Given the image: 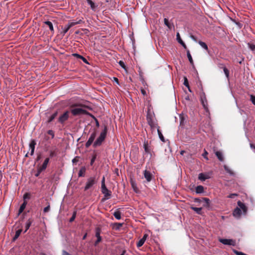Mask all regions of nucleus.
Masks as SVG:
<instances>
[{
    "label": "nucleus",
    "instance_id": "f257e3e1",
    "mask_svg": "<svg viewBox=\"0 0 255 255\" xmlns=\"http://www.w3.org/2000/svg\"><path fill=\"white\" fill-rule=\"evenodd\" d=\"M78 105L73 104L70 106V113L73 116H80L82 115H91V114L87 111L80 108H76Z\"/></svg>",
    "mask_w": 255,
    "mask_h": 255
},
{
    "label": "nucleus",
    "instance_id": "f03ea898",
    "mask_svg": "<svg viewBox=\"0 0 255 255\" xmlns=\"http://www.w3.org/2000/svg\"><path fill=\"white\" fill-rule=\"evenodd\" d=\"M107 127L105 126L103 130L101 132L100 136L98 137V138L93 144V146L94 147L100 146L102 142L105 140L107 133Z\"/></svg>",
    "mask_w": 255,
    "mask_h": 255
},
{
    "label": "nucleus",
    "instance_id": "7ed1b4c3",
    "mask_svg": "<svg viewBox=\"0 0 255 255\" xmlns=\"http://www.w3.org/2000/svg\"><path fill=\"white\" fill-rule=\"evenodd\" d=\"M69 111H66L63 113V114L60 115L58 119V122L63 125L65 124V123L67 121L69 118Z\"/></svg>",
    "mask_w": 255,
    "mask_h": 255
},
{
    "label": "nucleus",
    "instance_id": "20e7f679",
    "mask_svg": "<svg viewBox=\"0 0 255 255\" xmlns=\"http://www.w3.org/2000/svg\"><path fill=\"white\" fill-rule=\"evenodd\" d=\"M97 182L95 177H91L89 178L84 187V190L86 191L91 188Z\"/></svg>",
    "mask_w": 255,
    "mask_h": 255
},
{
    "label": "nucleus",
    "instance_id": "39448f33",
    "mask_svg": "<svg viewBox=\"0 0 255 255\" xmlns=\"http://www.w3.org/2000/svg\"><path fill=\"white\" fill-rule=\"evenodd\" d=\"M82 22H83V21L81 19H80L79 20H78V21H76V22H69L67 25L65 26L63 30V34L64 35L65 34L68 32V31L69 30V29L71 27H72V26H73L76 24H80V23H82Z\"/></svg>",
    "mask_w": 255,
    "mask_h": 255
},
{
    "label": "nucleus",
    "instance_id": "423d86ee",
    "mask_svg": "<svg viewBox=\"0 0 255 255\" xmlns=\"http://www.w3.org/2000/svg\"><path fill=\"white\" fill-rule=\"evenodd\" d=\"M96 135H97V130H96V129L95 128L94 129V131L91 134L89 139L88 140V141L86 142V143L85 144L86 147L88 148L92 144V143L93 142V141L96 137Z\"/></svg>",
    "mask_w": 255,
    "mask_h": 255
},
{
    "label": "nucleus",
    "instance_id": "0eeeda50",
    "mask_svg": "<svg viewBox=\"0 0 255 255\" xmlns=\"http://www.w3.org/2000/svg\"><path fill=\"white\" fill-rule=\"evenodd\" d=\"M200 100L204 109L207 112H208V102L204 93L201 95Z\"/></svg>",
    "mask_w": 255,
    "mask_h": 255
},
{
    "label": "nucleus",
    "instance_id": "6e6552de",
    "mask_svg": "<svg viewBox=\"0 0 255 255\" xmlns=\"http://www.w3.org/2000/svg\"><path fill=\"white\" fill-rule=\"evenodd\" d=\"M147 122L152 130H154L155 128H159L157 121L154 118L147 120Z\"/></svg>",
    "mask_w": 255,
    "mask_h": 255
},
{
    "label": "nucleus",
    "instance_id": "1a4fd4ad",
    "mask_svg": "<svg viewBox=\"0 0 255 255\" xmlns=\"http://www.w3.org/2000/svg\"><path fill=\"white\" fill-rule=\"evenodd\" d=\"M219 241L223 244L226 245H231L234 246L236 245L235 241L232 239H221L219 240Z\"/></svg>",
    "mask_w": 255,
    "mask_h": 255
},
{
    "label": "nucleus",
    "instance_id": "9d476101",
    "mask_svg": "<svg viewBox=\"0 0 255 255\" xmlns=\"http://www.w3.org/2000/svg\"><path fill=\"white\" fill-rule=\"evenodd\" d=\"M195 202H204L203 206L206 207H209L210 200L207 198H202L201 199L195 198L194 199Z\"/></svg>",
    "mask_w": 255,
    "mask_h": 255
},
{
    "label": "nucleus",
    "instance_id": "9b49d317",
    "mask_svg": "<svg viewBox=\"0 0 255 255\" xmlns=\"http://www.w3.org/2000/svg\"><path fill=\"white\" fill-rule=\"evenodd\" d=\"M101 190L102 193L104 194L105 197H106L107 199H109L111 196V191L109 190L106 186L101 187Z\"/></svg>",
    "mask_w": 255,
    "mask_h": 255
},
{
    "label": "nucleus",
    "instance_id": "f8f14e48",
    "mask_svg": "<svg viewBox=\"0 0 255 255\" xmlns=\"http://www.w3.org/2000/svg\"><path fill=\"white\" fill-rule=\"evenodd\" d=\"M154 114L153 112L151 110V105L149 106L147 108V112L146 115V120L150 119H153L154 118Z\"/></svg>",
    "mask_w": 255,
    "mask_h": 255
},
{
    "label": "nucleus",
    "instance_id": "ddd939ff",
    "mask_svg": "<svg viewBox=\"0 0 255 255\" xmlns=\"http://www.w3.org/2000/svg\"><path fill=\"white\" fill-rule=\"evenodd\" d=\"M100 229L99 228H97L96 230V237L97 238V241L95 242V246H97L99 244V243L101 241L102 238L100 236Z\"/></svg>",
    "mask_w": 255,
    "mask_h": 255
},
{
    "label": "nucleus",
    "instance_id": "4468645a",
    "mask_svg": "<svg viewBox=\"0 0 255 255\" xmlns=\"http://www.w3.org/2000/svg\"><path fill=\"white\" fill-rule=\"evenodd\" d=\"M144 176L147 182H150L152 178V174L150 171L145 170L144 171Z\"/></svg>",
    "mask_w": 255,
    "mask_h": 255
},
{
    "label": "nucleus",
    "instance_id": "2eb2a0df",
    "mask_svg": "<svg viewBox=\"0 0 255 255\" xmlns=\"http://www.w3.org/2000/svg\"><path fill=\"white\" fill-rule=\"evenodd\" d=\"M36 143L34 139H32L31 140L30 143H29V148L31 150L30 152V155H33L34 152L35 150V146L36 145Z\"/></svg>",
    "mask_w": 255,
    "mask_h": 255
},
{
    "label": "nucleus",
    "instance_id": "dca6fc26",
    "mask_svg": "<svg viewBox=\"0 0 255 255\" xmlns=\"http://www.w3.org/2000/svg\"><path fill=\"white\" fill-rule=\"evenodd\" d=\"M208 173H201L199 174L198 179L201 181H205V180L210 178Z\"/></svg>",
    "mask_w": 255,
    "mask_h": 255
},
{
    "label": "nucleus",
    "instance_id": "f3484780",
    "mask_svg": "<svg viewBox=\"0 0 255 255\" xmlns=\"http://www.w3.org/2000/svg\"><path fill=\"white\" fill-rule=\"evenodd\" d=\"M238 206L240 207V209H242L244 214H246L247 212V208L245 205L244 203H242L241 201H239L237 203Z\"/></svg>",
    "mask_w": 255,
    "mask_h": 255
},
{
    "label": "nucleus",
    "instance_id": "a211bd4d",
    "mask_svg": "<svg viewBox=\"0 0 255 255\" xmlns=\"http://www.w3.org/2000/svg\"><path fill=\"white\" fill-rule=\"evenodd\" d=\"M49 162V158H46L44 160L42 165L41 166L39 167V168H40V170H43V171L44 170H45L46 169V168H47V165H48Z\"/></svg>",
    "mask_w": 255,
    "mask_h": 255
},
{
    "label": "nucleus",
    "instance_id": "6ab92c4d",
    "mask_svg": "<svg viewBox=\"0 0 255 255\" xmlns=\"http://www.w3.org/2000/svg\"><path fill=\"white\" fill-rule=\"evenodd\" d=\"M27 204V202L26 201H23V203L21 205V206L18 210V215H19L21 213H22V212L25 208Z\"/></svg>",
    "mask_w": 255,
    "mask_h": 255
},
{
    "label": "nucleus",
    "instance_id": "aec40b11",
    "mask_svg": "<svg viewBox=\"0 0 255 255\" xmlns=\"http://www.w3.org/2000/svg\"><path fill=\"white\" fill-rule=\"evenodd\" d=\"M176 36H177V40L178 42L180 44H181L182 45V46L184 47V49H187V47L186 44H185V43L181 39L179 33H177Z\"/></svg>",
    "mask_w": 255,
    "mask_h": 255
},
{
    "label": "nucleus",
    "instance_id": "412c9836",
    "mask_svg": "<svg viewBox=\"0 0 255 255\" xmlns=\"http://www.w3.org/2000/svg\"><path fill=\"white\" fill-rule=\"evenodd\" d=\"M241 210L238 207H237L236 209H235L233 211V215L236 217H240L241 215Z\"/></svg>",
    "mask_w": 255,
    "mask_h": 255
},
{
    "label": "nucleus",
    "instance_id": "4be33fe9",
    "mask_svg": "<svg viewBox=\"0 0 255 255\" xmlns=\"http://www.w3.org/2000/svg\"><path fill=\"white\" fill-rule=\"evenodd\" d=\"M73 55L74 57H75L78 59H81L85 63L89 64L87 60L85 57H84L83 56H82L79 54H77V53H74L73 54Z\"/></svg>",
    "mask_w": 255,
    "mask_h": 255
},
{
    "label": "nucleus",
    "instance_id": "5701e85b",
    "mask_svg": "<svg viewBox=\"0 0 255 255\" xmlns=\"http://www.w3.org/2000/svg\"><path fill=\"white\" fill-rule=\"evenodd\" d=\"M86 1L88 4L90 5L91 8L93 10L95 11L96 8L97 7V5H96L92 0H86Z\"/></svg>",
    "mask_w": 255,
    "mask_h": 255
},
{
    "label": "nucleus",
    "instance_id": "b1692460",
    "mask_svg": "<svg viewBox=\"0 0 255 255\" xmlns=\"http://www.w3.org/2000/svg\"><path fill=\"white\" fill-rule=\"evenodd\" d=\"M58 115V112L56 111L54 112L53 114H52L51 116H50L47 120V123H50L52 122L57 116Z\"/></svg>",
    "mask_w": 255,
    "mask_h": 255
},
{
    "label": "nucleus",
    "instance_id": "393cba45",
    "mask_svg": "<svg viewBox=\"0 0 255 255\" xmlns=\"http://www.w3.org/2000/svg\"><path fill=\"white\" fill-rule=\"evenodd\" d=\"M44 24H45L49 27V29L50 30L51 32H52V33H54V30L53 24L52 23V22L49 21H44Z\"/></svg>",
    "mask_w": 255,
    "mask_h": 255
},
{
    "label": "nucleus",
    "instance_id": "a878e982",
    "mask_svg": "<svg viewBox=\"0 0 255 255\" xmlns=\"http://www.w3.org/2000/svg\"><path fill=\"white\" fill-rule=\"evenodd\" d=\"M86 172V168L85 166L82 167L78 173L79 177H83L85 176V173Z\"/></svg>",
    "mask_w": 255,
    "mask_h": 255
},
{
    "label": "nucleus",
    "instance_id": "bb28decb",
    "mask_svg": "<svg viewBox=\"0 0 255 255\" xmlns=\"http://www.w3.org/2000/svg\"><path fill=\"white\" fill-rule=\"evenodd\" d=\"M114 217L118 220L121 219V212L119 209H117L113 214Z\"/></svg>",
    "mask_w": 255,
    "mask_h": 255
},
{
    "label": "nucleus",
    "instance_id": "cd10ccee",
    "mask_svg": "<svg viewBox=\"0 0 255 255\" xmlns=\"http://www.w3.org/2000/svg\"><path fill=\"white\" fill-rule=\"evenodd\" d=\"M215 154L220 161H223L224 160V157L221 151H217L215 152Z\"/></svg>",
    "mask_w": 255,
    "mask_h": 255
},
{
    "label": "nucleus",
    "instance_id": "c85d7f7f",
    "mask_svg": "<svg viewBox=\"0 0 255 255\" xmlns=\"http://www.w3.org/2000/svg\"><path fill=\"white\" fill-rule=\"evenodd\" d=\"M191 209L195 211L196 213L198 214L201 215L202 214V208H197V207H191Z\"/></svg>",
    "mask_w": 255,
    "mask_h": 255
},
{
    "label": "nucleus",
    "instance_id": "c756f323",
    "mask_svg": "<svg viewBox=\"0 0 255 255\" xmlns=\"http://www.w3.org/2000/svg\"><path fill=\"white\" fill-rule=\"evenodd\" d=\"M144 151L146 153H150V150L148 147L147 142H144L143 144Z\"/></svg>",
    "mask_w": 255,
    "mask_h": 255
},
{
    "label": "nucleus",
    "instance_id": "7c9ffc66",
    "mask_svg": "<svg viewBox=\"0 0 255 255\" xmlns=\"http://www.w3.org/2000/svg\"><path fill=\"white\" fill-rule=\"evenodd\" d=\"M21 232H22L21 229H19L16 231L14 237L13 238V241H15L19 237Z\"/></svg>",
    "mask_w": 255,
    "mask_h": 255
},
{
    "label": "nucleus",
    "instance_id": "2f4dec72",
    "mask_svg": "<svg viewBox=\"0 0 255 255\" xmlns=\"http://www.w3.org/2000/svg\"><path fill=\"white\" fill-rule=\"evenodd\" d=\"M204 191V188L202 186H197L196 188V192L197 193H201Z\"/></svg>",
    "mask_w": 255,
    "mask_h": 255
},
{
    "label": "nucleus",
    "instance_id": "473e14b6",
    "mask_svg": "<svg viewBox=\"0 0 255 255\" xmlns=\"http://www.w3.org/2000/svg\"><path fill=\"white\" fill-rule=\"evenodd\" d=\"M224 168L225 170L226 171V172L227 173H228L230 175H234V172L231 169H230L228 166L225 165L224 166Z\"/></svg>",
    "mask_w": 255,
    "mask_h": 255
},
{
    "label": "nucleus",
    "instance_id": "72a5a7b5",
    "mask_svg": "<svg viewBox=\"0 0 255 255\" xmlns=\"http://www.w3.org/2000/svg\"><path fill=\"white\" fill-rule=\"evenodd\" d=\"M32 221L30 219H29L26 223V225H25V230L24 231V233H25L29 228V227H30L31 224H32Z\"/></svg>",
    "mask_w": 255,
    "mask_h": 255
},
{
    "label": "nucleus",
    "instance_id": "f704fd0d",
    "mask_svg": "<svg viewBox=\"0 0 255 255\" xmlns=\"http://www.w3.org/2000/svg\"><path fill=\"white\" fill-rule=\"evenodd\" d=\"M187 56L190 64L193 65V60L189 50H187Z\"/></svg>",
    "mask_w": 255,
    "mask_h": 255
},
{
    "label": "nucleus",
    "instance_id": "c9c22d12",
    "mask_svg": "<svg viewBox=\"0 0 255 255\" xmlns=\"http://www.w3.org/2000/svg\"><path fill=\"white\" fill-rule=\"evenodd\" d=\"M198 43L202 47H203L205 50H207L208 49V46L205 42L201 41H199Z\"/></svg>",
    "mask_w": 255,
    "mask_h": 255
},
{
    "label": "nucleus",
    "instance_id": "e433bc0d",
    "mask_svg": "<svg viewBox=\"0 0 255 255\" xmlns=\"http://www.w3.org/2000/svg\"><path fill=\"white\" fill-rule=\"evenodd\" d=\"M157 129L158 134L159 135V137L160 139H161V141L164 142L165 141L164 140V136L162 135L161 132L159 130V127L157 128Z\"/></svg>",
    "mask_w": 255,
    "mask_h": 255
},
{
    "label": "nucleus",
    "instance_id": "4c0bfd02",
    "mask_svg": "<svg viewBox=\"0 0 255 255\" xmlns=\"http://www.w3.org/2000/svg\"><path fill=\"white\" fill-rule=\"evenodd\" d=\"M123 224V223H116L114 224V228L118 230H119L122 226Z\"/></svg>",
    "mask_w": 255,
    "mask_h": 255
},
{
    "label": "nucleus",
    "instance_id": "58836bf2",
    "mask_svg": "<svg viewBox=\"0 0 255 255\" xmlns=\"http://www.w3.org/2000/svg\"><path fill=\"white\" fill-rule=\"evenodd\" d=\"M220 68H222V67H220ZM223 70H224V73L226 76V77L227 78H229V71L228 70V69L225 67H223Z\"/></svg>",
    "mask_w": 255,
    "mask_h": 255
},
{
    "label": "nucleus",
    "instance_id": "ea45409f",
    "mask_svg": "<svg viewBox=\"0 0 255 255\" xmlns=\"http://www.w3.org/2000/svg\"><path fill=\"white\" fill-rule=\"evenodd\" d=\"M144 241L142 238L137 243L136 246L137 248L141 247L144 243Z\"/></svg>",
    "mask_w": 255,
    "mask_h": 255
},
{
    "label": "nucleus",
    "instance_id": "a19ab883",
    "mask_svg": "<svg viewBox=\"0 0 255 255\" xmlns=\"http://www.w3.org/2000/svg\"><path fill=\"white\" fill-rule=\"evenodd\" d=\"M184 85L186 87H187L189 89V91L191 92V90L189 89V83H188V79H187V78L186 77H184Z\"/></svg>",
    "mask_w": 255,
    "mask_h": 255
},
{
    "label": "nucleus",
    "instance_id": "79ce46f5",
    "mask_svg": "<svg viewBox=\"0 0 255 255\" xmlns=\"http://www.w3.org/2000/svg\"><path fill=\"white\" fill-rule=\"evenodd\" d=\"M248 45L249 48L252 51L255 50V44L252 43H248Z\"/></svg>",
    "mask_w": 255,
    "mask_h": 255
},
{
    "label": "nucleus",
    "instance_id": "37998d69",
    "mask_svg": "<svg viewBox=\"0 0 255 255\" xmlns=\"http://www.w3.org/2000/svg\"><path fill=\"white\" fill-rule=\"evenodd\" d=\"M76 214H77V212L76 211L73 212L72 216L69 220L70 222H72L74 221V220L75 219L76 216Z\"/></svg>",
    "mask_w": 255,
    "mask_h": 255
},
{
    "label": "nucleus",
    "instance_id": "c03bdc74",
    "mask_svg": "<svg viewBox=\"0 0 255 255\" xmlns=\"http://www.w3.org/2000/svg\"><path fill=\"white\" fill-rule=\"evenodd\" d=\"M30 198V194L29 193H25L23 195V200L26 201V199H29Z\"/></svg>",
    "mask_w": 255,
    "mask_h": 255
},
{
    "label": "nucleus",
    "instance_id": "a18cd8bd",
    "mask_svg": "<svg viewBox=\"0 0 255 255\" xmlns=\"http://www.w3.org/2000/svg\"><path fill=\"white\" fill-rule=\"evenodd\" d=\"M164 22L165 25H166L167 26H168V28H171L170 24L168 21V20L167 18L164 19Z\"/></svg>",
    "mask_w": 255,
    "mask_h": 255
},
{
    "label": "nucleus",
    "instance_id": "49530a36",
    "mask_svg": "<svg viewBox=\"0 0 255 255\" xmlns=\"http://www.w3.org/2000/svg\"><path fill=\"white\" fill-rule=\"evenodd\" d=\"M250 100L252 101V103L255 105V96L253 95H250Z\"/></svg>",
    "mask_w": 255,
    "mask_h": 255
},
{
    "label": "nucleus",
    "instance_id": "de8ad7c7",
    "mask_svg": "<svg viewBox=\"0 0 255 255\" xmlns=\"http://www.w3.org/2000/svg\"><path fill=\"white\" fill-rule=\"evenodd\" d=\"M80 157L79 156H76L74 159L72 160V162L73 164H75L79 161Z\"/></svg>",
    "mask_w": 255,
    "mask_h": 255
},
{
    "label": "nucleus",
    "instance_id": "09e8293b",
    "mask_svg": "<svg viewBox=\"0 0 255 255\" xmlns=\"http://www.w3.org/2000/svg\"><path fill=\"white\" fill-rule=\"evenodd\" d=\"M96 157H97V156L96 154L93 156V157L91 160V162H90L91 165H92L94 163V162H95V161L96 159Z\"/></svg>",
    "mask_w": 255,
    "mask_h": 255
},
{
    "label": "nucleus",
    "instance_id": "8fccbe9b",
    "mask_svg": "<svg viewBox=\"0 0 255 255\" xmlns=\"http://www.w3.org/2000/svg\"><path fill=\"white\" fill-rule=\"evenodd\" d=\"M119 65H120L122 68H124V69H126V65H125V63H124L123 61H121H121H120L119 62Z\"/></svg>",
    "mask_w": 255,
    "mask_h": 255
},
{
    "label": "nucleus",
    "instance_id": "3c124183",
    "mask_svg": "<svg viewBox=\"0 0 255 255\" xmlns=\"http://www.w3.org/2000/svg\"><path fill=\"white\" fill-rule=\"evenodd\" d=\"M50 205L49 204L47 207H45L43 209V212L44 213H47L50 210Z\"/></svg>",
    "mask_w": 255,
    "mask_h": 255
},
{
    "label": "nucleus",
    "instance_id": "603ef678",
    "mask_svg": "<svg viewBox=\"0 0 255 255\" xmlns=\"http://www.w3.org/2000/svg\"><path fill=\"white\" fill-rule=\"evenodd\" d=\"M47 133L50 135H51L52 138H54V132L52 130H49L47 131Z\"/></svg>",
    "mask_w": 255,
    "mask_h": 255
},
{
    "label": "nucleus",
    "instance_id": "864d4df0",
    "mask_svg": "<svg viewBox=\"0 0 255 255\" xmlns=\"http://www.w3.org/2000/svg\"><path fill=\"white\" fill-rule=\"evenodd\" d=\"M90 116L91 117H92L94 119V120H95V121L96 122V126L97 127H99L100 125H99V123L98 120L94 116H93L91 114V115H90Z\"/></svg>",
    "mask_w": 255,
    "mask_h": 255
},
{
    "label": "nucleus",
    "instance_id": "5fc2aeb1",
    "mask_svg": "<svg viewBox=\"0 0 255 255\" xmlns=\"http://www.w3.org/2000/svg\"><path fill=\"white\" fill-rule=\"evenodd\" d=\"M43 170H41L40 168L38 167L37 169V173L35 174V176L36 177H38L40 174V173L43 171Z\"/></svg>",
    "mask_w": 255,
    "mask_h": 255
},
{
    "label": "nucleus",
    "instance_id": "6e6d98bb",
    "mask_svg": "<svg viewBox=\"0 0 255 255\" xmlns=\"http://www.w3.org/2000/svg\"><path fill=\"white\" fill-rule=\"evenodd\" d=\"M101 184H102L101 187L106 186V185H105V176H103V178H102Z\"/></svg>",
    "mask_w": 255,
    "mask_h": 255
},
{
    "label": "nucleus",
    "instance_id": "4d7b16f0",
    "mask_svg": "<svg viewBox=\"0 0 255 255\" xmlns=\"http://www.w3.org/2000/svg\"><path fill=\"white\" fill-rule=\"evenodd\" d=\"M237 196V194H235V193H232V194H230L228 197L229 198H234V197H235L236 196Z\"/></svg>",
    "mask_w": 255,
    "mask_h": 255
},
{
    "label": "nucleus",
    "instance_id": "13d9d810",
    "mask_svg": "<svg viewBox=\"0 0 255 255\" xmlns=\"http://www.w3.org/2000/svg\"><path fill=\"white\" fill-rule=\"evenodd\" d=\"M208 154V152L205 150L204 152L203 153L202 156L206 159H208L207 155Z\"/></svg>",
    "mask_w": 255,
    "mask_h": 255
},
{
    "label": "nucleus",
    "instance_id": "bf43d9fd",
    "mask_svg": "<svg viewBox=\"0 0 255 255\" xmlns=\"http://www.w3.org/2000/svg\"><path fill=\"white\" fill-rule=\"evenodd\" d=\"M141 93L143 96L146 95V92L143 89H141Z\"/></svg>",
    "mask_w": 255,
    "mask_h": 255
},
{
    "label": "nucleus",
    "instance_id": "052dcab7",
    "mask_svg": "<svg viewBox=\"0 0 255 255\" xmlns=\"http://www.w3.org/2000/svg\"><path fill=\"white\" fill-rule=\"evenodd\" d=\"M148 235L147 234H145L143 237L142 238V239L144 240V241H146L147 238L148 237Z\"/></svg>",
    "mask_w": 255,
    "mask_h": 255
},
{
    "label": "nucleus",
    "instance_id": "680f3d73",
    "mask_svg": "<svg viewBox=\"0 0 255 255\" xmlns=\"http://www.w3.org/2000/svg\"><path fill=\"white\" fill-rule=\"evenodd\" d=\"M55 155V152L53 151H51L50 152V156L52 157H53Z\"/></svg>",
    "mask_w": 255,
    "mask_h": 255
},
{
    "label": "nucleus",
    "instance_id": "e2e57ef3",
    "mask_svg": "<svg viewBox=\"0 0 255 255\" xmlns=\"http://www.w3.org/2000/svg\"><path fill=\"white\" fill-rule=\"evenodd\" d=\"M250 147L252 148V149H254L255 150V145L253 144V143H250Z\"/></svg>",
    "mask_w": 255,
    "mask_h": 255
},
{
    "label": "nucleus",
    "instance_id": "0e129e2a",
    "mask_svg": "<svg viewBox=\"0 0 255 255\" xmlns=\"http://www.w3.org/2000/svg\"><path fill=\"white\" fill-rule=\"evenodd\" d=\"M191 38H192V39H193L194 40L196 41V37H195L194 36H193V35H191Z\"/></svg>",
    "mask_w": 255,
    "mask_h": 255
},
{
    "label": "nucleus",
    "instance_id": "69168bd1",
    "mask_svg": "<svg viewBox=\"0 0 255 255\" xmlns=\"http://www.w3.org/2000/svg\"><path fill=\"white\" fill-rule=\"evenodd\" d=\"M115 82H116L118 84H119V80L117 78H114Z\"/></svg>",
    "mask_w": 255,
    "mask_h": 255
},
{
    "label": "nucleus",
    "instance_id": "338daca9",
    "mask_svg": "<svg viewBox=\"0 0 255 255\" xmlns=\"http://www.w3.org/2000/svg\"><path fill=\"white\" fill-rule=\"evenodd\" d=\"M40 158H41V156H40V155H38V156H37V158H36V160H37V161L39 160L40 159Z\"/></svg>",
    "mask_w": 255,
    "mask_h": 255
},
{
    "label": "nucleus",
    "instance_id": "774afa93",
    "mask_svg": "<svg viewBox=\"0 0 255 255\" xmlns=\"http://www.w3.org/2000/svg\"><path fill=\"white\" fill-rule=\"evenodd\" d=\"M87 237V234H85L83 237V240H85Z\"/></svg>",
    "mask_w": 255,
    "mask_h": 255
}]
</instances>
